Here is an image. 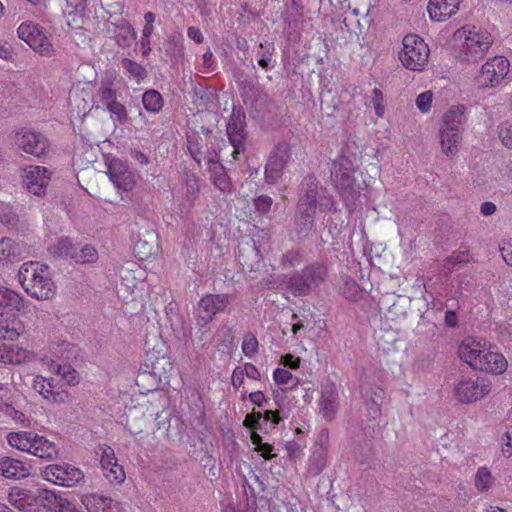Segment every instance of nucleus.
Returning <instances> with one entry per match:
<instances>
[{
	"label": "nucleus",
	"instance_id": "58",
	"mask_svg": "<svg viewBox=\"0 0 512 512\" xmlns=\"http://www.w3.org/2000/svg\"><path fill=\"white\" fill-rule=\"evenodd\" d=\"M499 250L504 262L512 267V239H503L499 245Z\"/></svg>",
	"mask_w": 512,
	"mask_h": 512
},
{
	"label": "nucleus",
	"instance_id": "5",
	"mask_svg": "<svg viewBox=\"0 0 512 512\" xmlns=\"http://www.w3.org/2000/svg\"><path fill=\"white\" fill-rule=\"evenodd\" d=\"M399 52L401 64L411 71H423L428 64L430 49L425 41L416 34H408L403 38Z\"/></svg>",
	"mask_w": 512,
	"mask_h": 512
},
{
	"label": "nucleus",
	"instance_id": "35",
	"mask_svg": "<svg viewBox=\"0 0 512 512\" xmlns=\"http://www.w3.org/2000/svg\"><path fill=\"white\" fill-rule=\"evenodd\" d=\"M24 303L25 299L19 293L0 285V307L21 311Z\"/></svg>",
	"mask_w": 512,
	"mask_h": 512
},
{
	"label": "nucleus",
	"instance_id": "23",
	"mask_svg": "<svg viewBox=\"0 0 512 512\" xmlns=\"http://www.w3.org/2000/svg\"><path fill=\"white\" fill-rule=\"evenodd\" d=\"M0 472L7 479L21 480L30 475L31 466L19 459L3 456L0 458Z\"/></svg>",
	"mask_w": 512,
	"mask_h": 512
},
{
	"label": "nucleus",
	"instance_id": "4",
	"mask_svg": "<svg viewBox=\"0 0 512 512\" xmlns=\"http://www.w3.org/2000/svg\"><path fill=\"white\" fill-rule=\"evenodd\" d=\"M6 440L12 448L41 459L51 461L58 456V448L54 442L32 431L10 432Z\"/></svg>",
	"mask_w": 512,
	"mask_h": 512
},
{
	"label": "nucleus",
	"instance_id": "8",
	"mask_svg": "<svg viewBox=\"0 0 512 512\" xmlns=\"http://www.w3.org/2000/svg\"><path fill=\"white\" fill-rule=\"evenodd\" d=\"M510 72V62L504 56L489 58L482 66L477 76V83L484 88L501 85Z\"/></svg>",
	"mask_w": 512,
	"mask_h": 512
},
{
	"label": "nucleus",
	"instance_id": "52",
	"mask_svg": "<svg viewBox=\"0 0 512 512\" xmlns=\"http://www.w3.org/2000/svg\"><path fill=\"white\" fill-rule=\"evenodd\" d=\"M498 136L503 144L508 149H512V122L505 121L498 127Z\"/></svg>",
	"mask_w": 512,
	"mask_h": 512
},
{
	"label": "nucleus",
	"instance_id": "24",
	"mask_svg": "<svg viewBox=\"0 0 512 512\" xmlns=\"http://www.w3.org/2000/svg\"><path fill=\"white\" fill-rule=\"evenodd\" d=\"M27 254H29V247L26 243L10 237L0 239V263L24 258Z\"/></svg>",
	"mask_w": 512,
	"mask_h": 512
},
{
	"label": "nucleus",
	"instance_id": "19",
	"mask_svg": "<svg viewBox=\"0 0 512 512\" xmlns=\"http://www.w3.org/2000/svg\"><path fill=\"white\" fill-rule=\"evenodd\" d=\"M101 451L100 463L104 476L110 482L122 483L125 480L123 467L118 463L114 449L108 445L99 446Z\"/></svg>",
	"mask_w": 512,
	"mask_h": 512
},
{
	"label": "nucleus",
	"instance_id": "10",
	"mask_svg": "<svg viewBox=\"0 0 512 512\" xmlns=\"http://www.w3.org/2000/svg\"><path fill=\"white\" fill-rule=\"evenodd\" d=\"M216 137L207 132L203 136L192 134L187 137V148L193 159L201 164L202 161L207 165L219 159V155L215 149Z\"/></svg>",
	"mask_w": 512,
	"mask_h": 512
},
{
	"label": "nucleus",
	"instance_id": "61",
	"mask_svg": "<svg viewBox=\"0 0 512 512\" xmlns=\"http://www.w3.org/2000/svg\"><path fill=\"white\" fill-rule=\"evenodd\" d=\"M272 204V198L267 195H261L257 197L254 201L255 209L262 214H266L267 212H269Z\"/></svg>",
	"mask_w": 512,
	"mask_h": 512
},
{
	"label": "nucleus",
	"instance_id": "57",
	"mask_svg": "<svg viewBox=\"0 0 512 512\" xmlns=\"http://www.w3.org/2000/svg\"><path fill=\"white\" fill-rule=\"evenodd\" d=\"M5 413L17 424L24 427H28L30 425V421L27 416L23 412L16 410L11 405H5Z\"/></svg>",
	"mask_w": 512,
	"mask_h": 512
},
{
	"label": "nucleus",
	"instance_id": "37",
	"mask_svg": "<svg viewBox=\"0 0 512 512\" xmlns=\"http://www.w3.org/2000/svg\"><path fill=\"white\" fill-rule=\"evenodd\" d=\"M461 140V133L440 131V146L446 156L453 157L458 153Z\"/></svg>",
	"mask_w": 512,
	"mask_h": 512
},
{
	"label": "nucleus",
	"instance_id": "43",
	"mask_svg": "<svg viewBox=\"0 0 512 512\" xmlns=\"http://www.w3.org/2000/svg\"><path fill=\"white\" fill-rule=\"evenodd\" d=\"M327 453L328 450H325V447L315 449L312 452L308 461V470L312 475H319L324 470L327 463Z\"/></svg>",
	"mask_w": 512,
	"mask_h": 512
},
{
	"label": "nucleus",
	"instance_id": "16",
	"mask_svg": "<svg viewBox=\"0 0 512 512\" xmlns=\"http://www.w3.org/2000/svg\"><path fill=\"white\" fill-rule=\"evenodd\" d=\"M245 115L233 113L227 124V136L233 151L231 153L234 160H238V155L245 150Z\"/></svg>",
	"mask_w": 512,
	"mask_h": 512
},
{
	"label": "nucleus",
	"instance_id": "13",
	"mask_svg": "<svg viewBox=\"0 0 512 512\" xmlns=\"http://www.w3.org/2000/svg\"><path fill=\"white\" fill-rule=\"evenodd\" d=\"M488 346L489 343L486 340L469 336L459 344L458 354L464 363L474 370H479L483 367L481 358Z\"/></svg>",
	"mask_w": 512,
	"mask_h": 512
},
{
	"label": "nucleus",
	"instance_id": "30",
	"mask_svg": "<svg viewBox=\"0 0 512 512\" xmlns=\"http://www.w3.org/2000/svg\"><path fill=\"white\" fill-rule=\"evenodd\" d=\"M465 122V107L461 105L454 106L445 113L440 131L456 132L462 134L463 125Z\"/></svg>",
	"mask_w": 512,
	"mask_h": 512
},
{
	"label": "nucleus",
	"instance_id": "11",
	"mask_svg": "<svg viewBox=\"0 0 512 512\" xmlns=\"http://www.w3.org/2000/svg\"><path fill=\"white\" fill-rule=\"evenodd\" d=\"M51 176L52 172L46 167L30 165L22 170V183L29 193L44 197Z\"/></svg>",
	"mask_w": 512,
	"mask_h": 512
},
{
	"label": "nucleus",
	"instance_id": "34",
	"mask_svg": "<svg viewBox=\"0 0 512 512\" xmlns=\"http://www.w3.org/2000/svg\"><path fill=\"white\" fill-rule=\"evenodd\" d=\"M159 250V246L156 238L151 235L150 240L147 239H138L134 244V255L140 261H146L154 258Z\"/></svg>",
	"mask_w": 512,
	"mask_h": 512
},
{
	"label": "nucleus",
	"instance_id": "1",
	"mask_svg": "<svg viewBox=\"0 0 512 512\" xmlns=\"http://www.w3.org/2000/svg\"><path fill=\"white\" fill-rule=\"evenodd\" d=\"M494 38L486 29L466 24L452 35V52L456 60L475 64L484 58L493 45Z\"/></svg>",
	"mask_w": 512,
	"mask_h": 512
},
{
	"label": "nucleus",
	"instance_id": "18",
	"mask_svg": "<svg viewBox=\"0 0 512 512\" xmlns=\"http://www.w3.org/2000/svg\"><path fill=\"white\" fill-rule=\"evenodd\" d=\"M290 158L287 145H279L271 153L265 167V179L268 183H276L283 175L287 161Z\"/></svg>",
	"mask_w": 512,
	"mask_h": 512
},
{
	"label": "nucleus",
	"instance_id": "25",
	"mask_svg": "<svg viewBox=\"0 0 512 512\" xmlns=\"http://www.w3.org/2000/svg\"><path fill=\"white\" fill-rule=\"evenodd\" d=\"M82 503L88 512H123L118 501L98 494L84 495Z\"/></svg>",
	"mask_w": 512,
	"mask_h": 512
},
{
	"label": "nucleus",
	"instance_id": "2",
	"mask_svg": "<svg viewBox=\"0 0 512 512\" xmlns=\"http://www.w3.org/2000/svg\"><path fill=\"white\" fill-rule=\"evenodd\" d=\"M18 279L25 292L37 300H49L56 294V285L46 264L37 261L23 263Z\"/></svg>",
	"mask_w": 512,
	"mask_h": 512
},
{
	"label": "nucleus",
	"instance_id": "12",
	"mask_svg": "<svg viewBox=\"0 0 512 512\" xmlns=\"http://www.w3.org/2000/svg\"><path fill=\"white\" fill-rule=\"evenodd\" d=\"M44 477L59 486L72 487L79 483L83 477V472L70 464L48 465L44 472Z\"/></svg>",
	"mask_w": 512,
	"mask_h": 512
},
{
	"label": "nucleus",
	"instance_id": "31",
	"mask_svg": "<svg viewBox=\"0 0 512 512\" xmlns=\"http://www.w3.org/2000/svg\"><path fill=\"white\" fill-rule=\"evenodd\" d=\"M208 166L210 178L214 186L225 194H229L232 191V182L230 177L225 171L224 166L216 159Z\"/></svg>",
	"mask_w": 512,
	"mask_h": 512
},
{
	"label": "nucleus",
	"instance_id": "7",
	"mask_svg": "<svg viewBox=\"0 0 512 512\" xmlns=\"http://www.w3.org/2000/svg\"><path fill=\"white\" fill-rule=\"evenodd\" d=\"M318 181L314 175H307L302 181V187L305 194L298 202V211L296 214V223L300 226L312 228L317 209Z\"/></svg>",
	"mask_w": 512,
	"mask_h": 512
},
{
	"label": "nucleus",
	"instance_id": "63",
	"mask_svg": "<svg viewBox=\"0 0 512 512\" xmlns=\"http://www.w3.org/2000/svg\"><path fill=\"white\" fill-rule=\"evenodd\" d=\"M245 375L242 371V367L237 366L232 373L231 382L232 386L238 390L244 383Z\"/></svg>",
	"mask_w": 512,
	"mask_h": 512
},
{
	"label": "nucleus",
	"instance_id": "49",
	"mask_svg": "<svg viewBox=\"0 0 512 512\" xmlns=\"http://www.w3.org/2000/svg\"><path fill=\"white\" fill-rule=\"evenodd\" d=\"M186 186V199L189 206H193L194 201L197 199L200 192L199 179L195 175H189L185 181Z\"/></svg>",
	"mask_w": 512,
	"mask_h": 512
},
{
	"label": "nucleus",
	"instance_id": "60",
	"mask_svg": "<svg viewBox=\"0 0 512 512\" xmlns=\"http://www.w3.org/2000/svg\"><path fill=\"white\" fill-rule=\"evenodd\" d=\"M501 451L505 457H512V426L501 437Z\"/></svg>",
	"mask_w": 512,
	"mask_h": 512
},
{
	"label": "nucleus",
	"instance_id": "51",
	"mask_svg": "<svg viewBox=\"0 0 512 512\" xmlns=\"http://www.w3.org/2000/svg\"><path fill=\"white\" fill-rule=\"evenodd\" d=\"M107 110L110 113V117L114 122L119 124H124L128 119V113L125 106L118 102H112L110 105L106 106Z\"/></svg>",
	"mask_w": 512,
	"mask_h": 512
},
{
	"label": "nucleus",
	"instance_id": "46",
	"mask_svg": "<svg viewBox=\"0 0 512 512\" xmlns=\"http://www.w3.org/2000/svg\"><path fill=\"white\" fill-rule=\"evenodd\" d=\"M305 281L302 274L294 275L289 279L287 288L294 296H306L310 293L311 289Z\"/></svg>",
	"mask_w": 512,
	"mask_h": 512
},
{
	"label": "nucleus",
	"instance_id": "36",
	"mask_svg": "<svg viewBox=\"0 0 512 512\" xmlns=\"http://www.w3.org/2000/svg\"><path fill=\"white\" fill-rule=\"evenodd\" d=\"M302 276L309 285V288L318 287L327 275V268L323 264L314 263L305 267L302 271Z\"/></svg>",
	"mask_w": 512,
	"mask_h": 512
},
{
	"label": "nucleus",
	"instance_id": "9",
	"mask_svg": "<svg viewBox=\"0 0 512 512\" xmlns=\"http://www.w3.org/2000/svg\"><path fill=\"white\" fill-rule=\"evenodd\" d=\"M18 37L35 52L44 57H52L55 49L43 30L34 23L24 22L17 29Z\"/></svg>",
	"mask_w": 512,
	"mask_h": 512
},
{
	"label": "nucleus",
	"instance_id": "54",
	"mask_svg": "<svg viewBox=\"0 0 512 512\" xmlns=\"http://www.w3.org/2000/svg\"><path fill=\"white\" fill-rule=\"evenodd\" d=\"M242 351L249 358L253 357L258 351V340L253 334H247L244 337Z\"/></svg>",
	"mask_w": 512,
	"mask_h": 512
},
{
	"label": "nucleus",
	"instance_id": "59",
	"mask_svg": "<svg viewBox=\"0 0 512 512\" xmlns=\"http://www.w3.org/2000/svg\"><path fill=\"white\" fill-rule=\"evenodd\" d=\"M98 95L100 98V102L105 106H108L112 102L117 101L116 91L112 89L110 86H102L99 89Z\"/></svg>",
	"mask_w": 512,
	"mask_h": 512
},
{
	"label": "nucleus",
	"instance_id": "64",
	"mask_svg": "<svg viewBox=\"0 0 512 512\" xmlns=\"http://www.w3.org/2000/svg\"><path fill=\"white\" fill-rule=\"evenodd\" d=\"M301 262V255L298 251H290L287 254L284 255L283 258V265L293 267Z\"/></svg>",
	"mask_w": 512,
	"mask_h": 512
},
{
	"label": "nucleus",
	"instance_id": "39",
	"mask_svg": "<svg viewBox=\"0 0 512 512\" xmlns=\"http://www.w3.org/2000/svg\"><path fill=\"white\" fill-rule=\"evenodd\" d=\"M71 260L76 264H93L98 260V252L92 245L79 247L76 244L74 252L71 254Z\"/></svg>",
	"mask_w": 512,
	"mask_h": 512
},
{
	"label": "nucleus",
	"instance_id": "53",
	"mask_svg": "<svg viewBox=\"0 0 512 512\" xmlns=\"http://www.w3.org/2000/svg\"><path fill=\"white\" fill-rule=\"evenodd\" d=\"M385 100L382 91L379 88H374L371 96V103L374 108L375 114L378 117H383L385 114Z\"/></svg>",
	"mask_w": 512,
	"mask_h": 512
},
{
	"label": "nucleus",
	"instance_id": "26",
	"mask_svg": "<svg viewBox=\"0 0 512 512\" xmlns=\"http://www.w3.org/2000/svg\"><path fill=\"white\" fill-rule=\"evenodd\" d=\"M482 368H479V371L499 375L506 371L508 367V362L505 356L494 350L489 343L486 351L482 355Z\"/></svg>",
	"mask_w": 512,
	"mask_h": 512
},
{
	"label": "nucleus",
	"instance_id": "32",
	"mask_svg": "<svg viewBox=\"0 0 512 512\" xmlns=\"http://www.w3.org/2000/svg\"><path fill=\"white\" fill-rule=\"evenodd\" d=\"M229 304V296L227 294H208L201 298L199 302L209 318H212L219 312H222Z\"/></svg>",
	"mask_w": 512,
	"mask_h": 512
},
{
	"label": "nucleus",
	"instance_id": "29",
	"mask_svg": "<svg viewBox=\"0 0 512 512\" xmlns=\"http://www.w3.org/2000/svg\"><path fill=\"white\" fill-rule=\"evenodd\" d=\"M70 104L75 106L78 113H86L93 107L94 95L89 84L84 86H76L69 94Z\"/></svg>",
	"mask_w": 512,
	"mask_h": 512
},
{
	"label": "nucleus",
	"instance_id": "45",
	"mask_svg": "<svg viewBox=\"0 0 512 512\" xmlns=\"http://www.w3.org/2000/svg\"><path fill=\"white\" fill-rule=\"evenodd\" d=\"M8 502L21 511L27 510L29 502L28 491L18 487L12 488L8 494Z\"/></svg>",
	"mask_w": 512,
	"mask_h": 512
},
{
	"label": "nucleus",
	"instance_id": "27",
	"mask_svg": "<svg viewBox=\"0 0 512 512\" xmlns=\"http://www.w3.org/2000/svg\"><path fill=\"white\" fill-rule=\"evenodd\" d=\"M25 332L24 322L15 315L0 313V339L16 341Z\"/></svg>",
	"mask_w": 512,
	"mask_h": 512
},
{
	"label": "nucleus",
	"instance_id": "28",
	"mask_svg": "<svg viewBox=\"0 0 512 512\" xmlns=\"http://www.w3.org/2000/svg\"><path fill=\"white\" fill-rule=\"evenodd\" d=\"M144 366L153 376L158 377L159 380H167L173 369V364L169 357L166 355H156L155 352L147 353Z\"/></svg>",
	"mask_w": 512,
	"mask_h": 512
},
{
	"label": "nucleus",
	"instance_id": "6",
	"mask_svg": "<svg viewBox=\"0 0 512 512\" xmlns=\"http://www.w3.org/2000/svg\"><path fill=\"white\" fill-rule=\"evenodd\" d=\"M491 391V383L482 377L462 375L454 384V398L463 404L475 403Z\"/></svg>",
	"mask_w": 512,
	"mask_h": 512
},
{
	"label": "nucleus",
	"instance_id": "41",
	"mask_svg": "<svg viewBox=\"0 0 512 512\" xmlns=\"http://www.w3.org/2000/svg\"><path fill=\"white\" fill-rule=\"evenodd\" d=\"M142 104L148 112L158 113L164 106V100L157 90L150 89L143 93Z\"/></svg>",
	"mask_w": 512,
	"mask_h": 512
},
{
	"label": "nucleus",
	"instance_id": "56",
	"mask_svg": "<svg viewBox=\"0 0 512 512\" xmlns=\"http://www.w3.org/2000/svg\"><path fill=\"white\" fill-rule=\"evenodd\" d=\"M385 398V391L384 389L380 387H376L370 396V401L372 403V406L370 407L371 411L375 416H377L380 413V406L383 403V400Z\"/></svg>",
	"mask_w": 512,
	"mask_h": 512
},
{
	"label": "nucleus",
	"instance_id": "15",
	"mask_svg": "<svg viewBox=\"0 0 512 512\" xmlns=\"http://www.w3.org/2000/svg\"><path fill=\"white\" fill-rule=\"evenodd\" d=\"M15 142L25 153L35 157L45 155L50 148L49 142L44 135L30 130L17 133Z\"/></svg>",
	"mask_w": 512,
	"mask_h": 512
},
{
	"label": "nucleus",
	"instance_id": "48",
	"mask_svg": "<svg viewBox=\"0 0 512 512\" xmlns=\"http://www.w3.org/2000/svg\"><path fill=\"white\" fill-rule=\"evenodd\" d=\"M122 65L124 69L133 77L137 82L144 80L147 76L146 69L140 64L130 59H123Z\"/></svg>",
	"mask_w": 512,
	"mask_h": 512
},
{
	"label": "nucleus",
	"instance_id": "50",
	"mask_svg": "<svg viewBox=\"0 0 512 512\" xmlns=\"http://www.w3.org/2000/svg\"><path fill=\"white\" fill-rule=\"evenodd\" d=\"M39 498L43 502V505L49 510L55 512L63 497L56 494L54 491L43 489L39 491Z\"/></svg>",
	"mask_w": 512,
	"mask_h": 512
},
{
	"label": "nucleus",
	"instance_id": "21",
	"mask_svg": "<svg viewBox=\"0 0 512 512\" xmlns=\"http://www.w3.org/2000/svg\"><path fill=\"white\" fill-rule=\"evenodd\" d=\"M32 389L41 395L48 403H64L67 393L55 390L54 379L36 375L32 382Z\"/></svg>",
	"mask_w": 512,
	"mask_h": 512
},
{
	"label": "nucleus",
	"instance_id": "42",
	"mask_svg": "<svg viewBox=\"0 0 512 512\" xmlns=\"http://www.w3.org/2000/svg\"><path fill=\"white\" fill-rule=\"evenodd\" d=\"M273 380L277 385L286 386L291 391L296 390L301 384V380L292 375V373L284 368H276L273 372Z\"/></svg>",
	"mask_w": 512,
	"mask_h": 512
},
{
	"label": "nucleus",
	"instance_id": "3",
	"mask_svg": "<svg viewBox=\"0 0 512 512\" xmlns=\"http://www.w3.org/2000/svg\"><path fill=\"white\" fill-rule=\"evenodd\" d=\"M354 170L353 162L346 156L337 157L331 167V180L347 206L354 204L368 186L365 184V187H361L356 183L353 177Z\"/></svg>",
	"mask_w": 512,
	"mask_h": 512
},
{
	"label": "nucleus",
	"instance_id": "55",
	"mask_svg": "<svg viewBox=\"0 0 512 512\" xmlns=\"http://www.w3.org/2000/svg\"><path fill=\"white\" fill-rule=\"evenodd\" d=\"M433 101V93L431 91H424L416 98V106L422 113H428L431 109Z\"/></svg>",
	"mask_w": 512,
	"mask_h": 512
},
{
	"label": "nucleus",
	"instance_id": "40",
	"mask_svg": "<svg viewBox=\"0 0 512 512\" xmlns=\"http://www.w3.org/2000/svg\"><path fill=\"white\" fill-rule=\"evenodd\" d=\"M75 246L76 244L72 243L68 237H61L48 248V251L55 258L71 260V254H73Z\"/></svg>",
	"mask_w": 512,
	"mask_h": 512
},
{
	"label": "nucleus",
	"instance_id": "47",
	"mask_svg": "<svg viewBox=\"0 0 512 512\" xmlns=\"http://www.w3.org/2000/svg\"><path fill=\"white\" fill-rule=\"evenodd\" d=\"M474 483H475V487L479 491L484 492V491L489 490L492 487V485L494 483V477L492 476V474L488 468L480 467L477 470V473L475 475Z\"/></svg>",
	"mask_w": 512,
	"mask_h": 512
},
{
	"label": "nucleus",
	"instance_id": "22",
	"mask_svg": "<svg viewBox=\"0 0 512 512\" xmlns=\"http://www.w3.org/2000/svg\"><path fill=\"white\" fill-rule=\"evenodd\" d=\"M106 32L123 48L130 47L137 37L135 29L125 19H122L119 23L108 22Z\"/></svg>",
	"mask_w": 512,
	"mask_h": 512
},
{
	"label": "nucleus",
	"instance_id": "33",
	"mask_svg": "<svg viewBox=\"0 0 512 512\" xmlns=\"http://www.w3.org/2000/svg\"><path fill=\"white\" fill-rule=\"evenodd\" d=\"M64 1L66 2L68 25L73 29L81 27L88 6V0Z\"/></svg>",
	"mask_w": 512,
	"mask_h": 512
},
{
	"label": "nucleus",
	"instance_id": "44",
	"mask_svg": "<svg viewBox=\"0 0 512 512\" xmlns=\"http://www.w3.org/2000/svg\"><path fill=\"white\" fill-rule=\"evenodd\" d=\"M50 370L60 376L68 385H76L79 382L77 371L70 365H61L52 361L50 364Z\"/></svg>",
	"mask_w": 512,
	"mask_h": 512
},
{
	"label": "nucleus",
	"instance_id": "38",
	"mask_svg": "<svg viewBox=\"0 0 512 512\" xmlns=\"http://www.w3.org/2000/svg\"><path fill=\"white\" fill-rule=\"evenodd\" d=\"M320 409L328 420L334 418L338 406V393L334 388L322 392Z\"/></svg>",
	"mask_w": 512,
	"mask_h": 512
},
{
	"label": "nucleus",
	"instance_id": "14",
	"mask_svg": "<svg viewBox=\"0 0 512 512\" xmlns=\"http://www.w3.org/2000/svg\"><path fill=\"white\" fill-rule=\"evenodd\" d=\"M107 175L118 190L129 192L135 187L134 174L129 170L126 162L112 158L107 164Z\"/></svg>",
	"mask_w": 512,
	"mask_h": 512
},
{
	"label": "nucleus",
	"instance_id": "62",
	"mask_svg": "<svg viewBox=\"0 0 512 512\" xmlns=\"http://www.w3.org/2000/svg\"><path fill=\"white\" fill-rule=\"evenodd\" d=\"M261 418H262L261 412L253 411L252 413H249L246 415V417L243 421V425L246 428H249V429H252L253 431H255L259 426V422H260Z\"/></svg>",
	"mask_w": 512,
	"mask_h": 512
},
{
	"label": "nucleus",
	"instance_id": "17",
	"mask_svg": "<svg viewBox=\"0 0 512 512\" xmlns=\"http://www.w3.org/2000/svg\"><path fill=\"white\" fill-rule=\"evenodd\" d=\"M35 359V353L13 341L0 342V363L5 365H22L32 362Z\"/></svg>",
	"mask_w": 512,
	"mask_h": 512
},
{
	"label": "nucleus",
	"instance_id": "20",
	"mask_svg": "<svg viewBox=\"0 0 512 512\" xmlns=\"http://www.w3.org/2000/svg\"><path fill=\"white\" fill-rule=\"evenodd\" d=\"M463 0H429L427 12L432 21L444 22L459 11Z\"/></svg>",
	"mask_w": 512,
	"mask_h": 512
}]
</instances>
